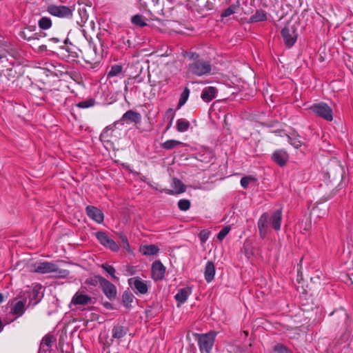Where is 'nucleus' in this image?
Segmentation results:
<instances>
[{
	"label": "nucleus",
	"instance_id": "nucleus-54",
	"mask_svg": "<svg viewBox=\"0 0 353 353\" xmlns=\"http://www.w3.org/2000/svg\"><path fill=\"white\" fill-rule=\"evenodd\" d=\"M123 302L125 303L126 302V296L123 295Z\"/></svg>",
	"mask_w": 353,
	"mask_h": 353
},
{
	"label": "nucleus",
	"instance_id": "nucleus-3",
	"mask_svg": "<svg viewBox=\"0 0 353 353\" xmlns=\"http://www.w3.org/2000/svg\"><path fill=\"white\" fill-rule=\"evenodd\" d=\"M194 335L197 341L201 353H212L216 332L210 331L205 334L196 333Z\"/></svg>",
	"mask_w": 353,
	"mask_h": 353
},
{
	"label": "nucleus",
	"instance_id": "nucleus-34",
	"mask_svg": "<svg viewBox=\"0 0 353 353\" xmlns=\"http://www.w3.org/2000/svg\"><path fill=\"white\" fill-rule=\"evenodd\" d=\"M95 236L100 242V243L103 246L106 245L110 239V237L103 232H97L95 234Z\"/></svg>",
	"mask_w": 353,
	"mask_h": 353
},
{
	"label": "nucleus",
	"instance_id": "nucleus-33",
	"mask_svg": "<svg viewBox=\"0 0 353 353\" xmlns=\"http://www.w3.org/2000/svg\"><path fill=\"white\" fill-rule=\"evenodd\" d=\"M95 100L94 99H88L87 100L80 101L77 103L76 106L79 108H88L93 107L95 105Z\"/></svg>",
	"mask_w": 353,
	"mask_h": 353
},
{
	"label": "nucleus",
	"instance_id": "nucleus-21",
	"mask_svg": "<svg viewBox=\"0 0 353 353\" xmlns=\"http://www.w3.org/2000/svg\"><path fill=\"white\" fill-rule=\"evenodd\" d=\"M140 251L145 256H152L159 252V248L155 245H147L141 246Z\"/></svg>",
	"mask_w": 353,
	"mask_h": 353
},
{
	"label": "nucleus",
	"instance_id": "nucleus-37",
	"mask_svg": "<svg viewBox=\"0 0 353 353\" xmlns=\"http://www.w3.org/2000/svg\"><path fill=\"white\" fill-rule=\"evenodd\" d=\"M178 207L182 211H186L190 208V201L188 199H180Z\"/></svg>",
	"mask_w": 353,
	"mask_h": 353
},
{
	"label": "nucleus",
	"instance_id": "nucleus-48",
	"mask_svg": "<svg viewBox=\"0 0 353 353\" xmlns=\"http://www.w3.org/2000/svg\"><path fill=\"white\" fill-rule=\"evenodd\" d=\"M6 62H8V59L7 58V56L3 54H0V63H6ZM4 67H6L7 65L4 64Z\"/></svg>",
	"mask_w": 353,
	"mask_h": 353
},
{
	"label": "nucleus",
	"instance_id": "nucleus-2",
	"mask_svg": "<svg viewBox=\"0 0 353 353\" xmlns=\"http://www.w3.org/2000/svg\"><path fill=\"white\" fill-rule=\"evenodd\" d=\"M34 271L40 274L52 273L57 278H65L70 274L67 270L60 269L57 264L48 261L36 264Z\"/></svg>",
	"mask_w": 353,
	"mask_h": 353
},
{
	"label": "nucleus",
	"instance_id": "nucleus-32",
	"mask_svg": "<svg viewBox=\"0 0 353 353\" xmlns=\"http://www.w3.org/2000/svg\"><path fill=\"white\" fill-rule=\"evenodd\" d=\"M189 95L190 90L188 88L185 87L180 96V99L178 103L179 108L182 107L186 103L189 97Z\"/></svg>",
	"mask_w": 353,
	"mask_h": 353
},
{
	"label": "nucleus",
	"instance_id": "nucleus-49",
	"mask_svg": "<svg viewBox=\"0 0 353 353\" xmlns=\"http://www.w3.org/2000/svg\"><path fill=\"white\" fill-rule=\"evenodd\" d=\"M166 114H167L168 115H170V116H172V119H171V121H170V124L168 125V128H167V129H168V128L171 126V125H172V119H173V118H174V111H173V110H172V108H169V109L167 110Z\"/></svg>",
	"mask_w": 353,
	"mask_h": 353
},
{
	"label": "nucleus",
	"instance_id": "nucleus-25",
	"mask_svg": "<svg viewBox=\"0 0 353 353\" xmlns=\"http://www.w3.org/2000/svg\"><path fill=\"white\" fill-rule=\"evenodd\" d=\"M185 144L181 141L170 139L162 143V148L165 150H172L179 146H184Z\"/></svg>",
	"mask_w": 353,
	"mask_h": 353
},
{
	"label": "nucleus",
	"instance_id": "nucleus-35",
	"mask_svg": "<svg viewBox=\"0 0 353 353\" xmlns=\"http://www.w3.org/2000/svg\"><path fill=\"white\" fill-rule=\"evenodd\" d=\"M273 350L276 353H292V350L281 343H277L273 347Z\"/></svg>",
	"mask_w": 353,
	"mask_h": 353
},
{
	"label": "nucleus",
	"instance_id": "nucleus-43",
	"mask_svg": "<svg viewBox=\"0 0 353 353\" xmlns=\"http://www.w3.org/2000/svg\"><path fill=\"white\" fill-rule=\"evenodd\" d=\"M107 248H109L113 252H117L119 250V245L115 243L114 241H113L112 239L110 238L108 242L106 243V245L104 246Z\"/></svg>",
	"mask_w": 353,
	"mask_h": 353
},
{
	"label": "nucleus",
	"instance_id": "nucleus-1",
	"mask_svg": "<svg viewBox=\"0 0 353 353\" xmlns=\"http://www.w3.org/2000/svg\"><path fill=\"white\" fill-rule=\"evenodd\" d=\"M191 62L188 65L187 73L194 76L201 77L210 73L212 65L210 61L200 59L196 53L188 55Z\"/></svg>",
	"mask_w": 353,
	"mask_h": 353
},
{
	"label": "nucleus",
	"instance_id": "nucleus-9",
	"mask_svg": "<svg viewBox=\"0 0 353 353\" xmlns=\"http://www.w3.org/2000/svg\"><path fill=\"white\" fill-rule=\"evenodd\" d=\"M330 315H334L336 320H341L343 322V326L345 332H351V321L349 314L343 308H339L332 312Z\"/></svg>",
	"mask_w": 353,
	"mask_h": 353
},
{
	"label": "nucleus",
	"instance_id": "nucleus-18",
	"mask_svg": "<svg viewBox=\"0 0 353 353\" xmlns=\"http://www.w3.org/2000/svg\"><path fill=\"white\" fill-rule=\"evenodd\" d=\"M141 119V117L139 112H134L131 110H128L126 112H125L121 117V120L123 121L133 122L134 123H139Z\"/></svg>",
	"mask_w": 353,
	"mask_h": 353
},
{
	"label": "nucleus",
	"instance_id": "nucleus-56",
	"mask_svg": "<svg viewBox=\"0 0 353 353\" xmlns=\"http://www.w3.org/2000/svg\"><path fill=\"white\" fill-rule=\"evenodd\" d=\"M350 279H351L352 283L353 284V274H352V277L350 278Z\"/></svg>",
	"mask_w": 353,
	"mask_h": 353
},
{
	"label": "nucleus",
	"instance_id": "nucleus-40",
	"mask_svg": "<svg viewBox=\"0 0 353 353\" xmlns=\"http://www.w3.org/2000/svg\"><path fill=\"white\" fill-rule=\"evenodd\" d=\"M230 231V227L225 226L217 234V239L221 241L225 237L228 235L229 232Z\"/></svg>",
	"mask_w": 353,
	"mask_h": 353
},
{
	"label": "nucleus",
	"instance_id": "nucleus-11",
	"mask_svg": "<svg viewBox=\"0 0 353 353\" xmlns=\"http://www.w3.org/2000/svg\"><path fill=\"white\" fill-rule=\"evenodd\" d=\"M92 297L82 292H77L72 298L70 304L74 305H85L92 303Z\"/></svg>",
	"mask_w": 353,
	"mask_h": 353
},
{
	"label": "nucleus",
	"instance_id": "nucleus-15",
	"mask_svg": "<svg viewBox=\"0 0 353 353\" xmlns=\"http://www.w3.org/2000/svg\"><path fill=\"white\" fill-rule=\"evenodd\" d=\"M192 293V288L190 287L181 288L178 290L174 298L179 303V305L184 303Z\"/></svg>",
	"mask_w": 353,
	"mask_h": 353
},
{
	"label": "nucleus",
	"instance_id": "nucleus-53",
	"mask_svg": "<svg viewBox=\"0 0 353 353\" xmlns=\"http://www.w3.org/2000/svg\"><path fill=\"white\" fill-rule=\"evenodd\" d=\"M3 301V296L1 293H0V303Z\"/></svg>",
	"mask_w": 353,
	"mask_h": 353
},
{
	"label": "nucleus",
	"instance_id": "nucleus-47",
	"mask_svg": "<svg viewBox=\"0 0 353 353\" xmlns=\"http://www.w3.org/2000/svg\"><path fill=\"white\" fill-rule=\"evenodd\" d=\"M121 240L122 243H123V246H124L125 248H130V244L128 243V239H127L126 236L121 235Z\"/></svg>",
	"mask_w": 353,
	"mask_h": 353
},
{
	"label": "nucleus",
	"instance_id": "nucleus-24",
	"mask_svg": "<svg viewBox=\"0 0 353 353\" xmlns=\"http://www.w3.org/2000/svg\"><path fill=\"white\" fill-rule=\"evenodd\" d=\"M11 312L21 316L25 312V304L22 301H17L11 308Z\"/></svg>",
	"mask_w": 353,
	"mask_h": 353
},
{
	"label": "nucleus",
	"instance_id": "nucleus-31",
	"mask_svg": "<svg viewBox=\"0 0 353 353\" xmlns=\"http://www.w3.org/2000/svg\"><path fill=\"white\" fill-rule=\"evenodd\" d=\"M123 67L121 65H114L108 73V77H114L122 72Z\"/></svg>",
	"mask_w": 353,
	"mask_h": 353
},
{
	"label": "nucleus",
	"instance_id": "nucleus-17",
	"mask_svg": "<svg viewBox=\"0 0 353 353\" xmlns=\"http://www.w3.org/2000/svg\"><path fill=\"white\" fill-rule=\"evenodd\" d=\"M216 92L217 90L215 87H206L203 90L201 97L203 101L209 102L216 97Z\"/></svg>",
	"mask_w": 353,
	"mask_h": 353
},
{
	"label": "nucleus",
	"instance_id": "nucleus-29",
	"mask_svg": "<svg viewBox=\"0 0 353 353\" xmlns=\"http://www.w3.org/2000/svg\"><path fill=\"white\" fill-rule=\"evenodd\" d=\"M131 22L139 27H145L148 24L145 21V18L141 14H135L132 17Z\"/></svg>",
	"mask_w": 353,
	"mask_h": 353
},
{
	"label": "nucleus",
	"instance_id": "nucleus-5",
	"mask_svg": "<svg viewBox=\"0 0 353 353\" xmlns=\"http://www.w3.org/2000/svg\"><path fill=\"white\" fill-rule=\"evenodd\" d=\"M92 281L93 282L91 283L92 284H94V283H99L100 284L103 293L109 299H114L116 297V287L109 281L100 276H95Z\"/></svg>",
	"mask_w": 353,
	"mask_h": 353
},
{
	"label": "nucleus",
	"instance_id": "nucleus-13",
	"mask_svg": "<svg viewBox=\"0 0 353 353\" xmlns=\"http://www.w3.org/2000/svg\"><path fill=\"white\" fill-rule=\"evenodd\" d=\"M269 225H270L269 215L267 213H263L258 221L259 232L261 238L263 239L267 235Z\"/></svg>",
	"mask_w": 353,
	"mask_h": 353
},
{
	"label": "nucleus",
	"instance_id": "nucleus-6",
	"mask_svg": "<svg viewBox=\"0 0 353 353\" xmlns=\"http://www.w3.org/2000/svg\"><path fill=\"white\" fill-rule=\"evenodd\" d=\"M310 110L327 121H330L333 119L332 110L325 103L321 102L313 104L310 107Z\"/></svg>",
	"mask_w": 353,
	"mask_h": 353
},
{
	"label": "nucleus",
	"instance_id": "nucleus-57",
	"mask_svg": "<svg viewBox=\"0 0 353 353\" xmlns=\"http://www.w3.org/2000/svg\"><path fill=\"white\" fill-rule=\"evenodd\" d=\"M128 299H130V296H128V299L126 298V301H128Z\"/></svg>",
	"mask_w": 353,
	"mask_h": 353
},
{
	"label": "nucleus",
	"instance_id": "nucleus-16",
	"mask_svg": "<svg viewBox=\"0 0 353 353\" xmlns=\"http://www.w3.org/2000/svg\"><path fill=\"white\" fill-rule=\"evenodd\" d=\"M270 223L272 227L276 231L279 230L281 225L282 212L281 210H277L274 212L271 218L269 217Z\"/></svg>",
	"mask_w": 353,
	"mask_h": 353
},
{
	"label": "nucleus",
	"instance_id": "nucleus-14",
	"mask_svg": "<svg viewBox=\"0 0 353 353\" xmlns=\"http://www.w3.org/2000/svg\"><path fill=\"white\" fill-rule=\"evenodd\" d=\"M272 159L279 165L283 166L288 161L289 157L285 150H278L273 153Z\"/></svg>",
	"mask_w": 353,
	"mask_h": 353
},
{
	"label": "nucleus",
	"instance_id": "nucleus-26",
	"mask_svg": "<svg viewBox=\"0 0 353 353\" xmlns=\"http://www.w3.org/2000/svg\"><path fill=\"white\" fill-rule=\"evenodd\" d=\"M172 187L174 194H179L185 191V186L184 184L180 180L176 179L173 180Z\"/></svg>",
	"mask_w": 353,
	"mask_h": 353
},
{
	"label": "nucleus",
	"instance_id": "nucleus-23",
	"mask_svg": "<svg viewBox=\"0 0 353 353\" xmlns=\"http://www.w3.org/2000/svg\"><path fill=\"white\" fill-rule=\"evenodd\" d=\"M126 334V330L124 329L123 326L121 325L114 326L112 330V339L119 340L123 336H125Z\"/></svg>",
	"mask_w": 353,
	"mask_h": 353
},
{
	"label": "nucleus",
	"instance_id": "nucleus-22",
	"mask_svg": "<svg viewBox=\"0 0 353 353\" xmlns=\"http://www.w3.org/2000/svg\"><path fill=\"white\" fill-rule=\"evenodd\" d=\"M267 20V13L263 10H257L255 14L252 15L249 19V22L255 23L264 21Z\"/></svg>",
	"mask_w": 353,
	"mask_h": 353
},
{
	"label": "nucleus",
	"instance_id": "nucleus-51",
	"mask_svg": "<svg viewBox=\"0 0 353 353\" xmlns=\"http://www.w3.org/2000/svg\"><path fill=\"white\" fill-rule=\"evenodd\" d=\"M336 170L339 172L340 177L342 178L343 175L344 174L343 168L341 165H339V166H337Z\"/></svg>",
	"mask_w": 353,
	"mask_h": 353
},
{
	"label": "nucleus",
	"instance_id": "nucleus-46",
	"mask_svg": "<svg viewBox=\"0 0 353 353\" xmlns=\"http://www.w3.org/2000/svg\"><path fill=\"white\" fill-rule=\"evenodd\" d=\"M137 267L132 265H127L125 268V275H134L137 273Z\"/></svg>",
	"mask_w": 353,
	"mask_h": 353
},
{
	"label": "nucleus",
	"instance_id": "nucleus-41",
	"mask_svg": "<svg viewBox=\"0 0 353 353\" xmlns=\"http://www.w3.org/2000/svg\"><path fill=\"white\" fill-rule=\"evenodd\" d=\"M6 76L8 81H10L12 82H14L17 78V72L13 68H10L7 70Z\"/></svg>",
	"mask_w": 353,
	"mask_h": 353
},
{
	"label": "nucleus",
	"instance_id": "nucleus-58",
	"mask_svg": "<svg viewBox=\"0 0 353 353\" xmlns=\"http://www.w3.org/2000/svg\"><path fill=\"white\" fill-rule=\"evenodd\" d=\"M128 299H130V296H128V299L126 298V301H128Z\"/></svg>",
	"mask_w": 353,
	"mask_h": 353
},
{
	"label": "nucleus",
	"instance_id": "nucleus-19",
	"mask_svg": "<svg viewBox=\"0 0 353 353\" xmlns=\"http://www.w3.org/2000/svg\"><path fill=\"white\" fill-rule=\"evenodd\" d=\"M215 275V267L212 261H208L205 265L204 276L207 283H210Z\"/></svg>",
	"mask_w": 353,
	"mask_h": 353
},
{
	"label": "nucleus",
	"instance_id": "nucleus-7",
	"mask_svg": "<svg viewBox=\"0 0 353 353\" xmlns=\"http://www.w3.org/2000/svg\"><path fill=\"white\" fill-rule=\"evenodd\" d=\"M281 35L285 45L288 48H291L296 41L297 34L296 28L293 26H286L281 30Z\"/></svg>",
	"mask_w": 353,
	"mask_h": 353
},
{
	"label": "nucleus",
	"instance_id": "nucleus-12",
	"mask_svg": "<svg viewBox=\"0 0 353 353\" xmlns=\"http://www.w3.org/2000/svg\"><path fill=\"white\" fill-rule=\"evenodd\" d=\"M87 215L97 223H101L104 220V215L101 210L92 205H88L85 208Z\"/></svg>",
	"mask_w": 353,
	"mask_h": 353
},
{
	"label": "nucleus",
	"instance_id": "nucleus-50",
	"mask_svg": "<svg viewBox=\"0 0 353 353\" xmlns=\"http://www.w3.org/2000/svg\"><path fill=\"white\" fill-rule=\"evenodd\" d=\"M49 348L40 345L38 353H48Z\"/></svg>",
	"mask_w": 353,
	"mask_h": 353
},
{
	"label": "nucleus",
	"instance_id": "nucleus-44",
	"mask_svg": "<svg viewBox=\"0 0 353 353\" xmlns=\"http://www.w3.org/2000/svg\"><path fill=\"white\" fill-rule=\"evenodd\" d=\"M235 12V7L234 6H231L229 8H226L221 14V17H227L234 14Z\"/></svg>",
	"mask_w": 353,
	"mask_h": 353
},
{
	"label": "nucleus",
	"instance_id": "nucleus-10",
	"mask_svg": "<svg viewBox=\"0 0 353 353\" xmlns=\"http://www.w3.org/2000/svg\"><path fill=\"white\" fill-rule=\"evenodd\" d=\"M152 277L154 281L163 279L165 272V267L159 261H154L152 265Z\"/></svg>",
	"mask_w": 353,
	"mask_h": 353
},
{
	"label": "nucleus",
	"instance_id": "nucleus-55",
	"mask_svg": "<svg viewBox=\"0 0 353 353\" xmlns=\"http://www.w3.org/2000/svg\"><path fill=\"white\" fill-rule=\"evenodd\" d=\"M275 132L279 133L280 136H282L281 133L283 132V131Z\"/></svg>",
	"mask_w": 353,
	"mask_h": 353
},
{
	"label": "nucleus",
	"instance_id": "nucleus-28",
	"mask_svg": "<svg viewBox=\"0 0 353 353\" xmlns=\"http://www.w3.org/2000/svg\"><path fill=\"white\" fill-rule=\"evenodd\" d=\"M190 125V122L185 119H180L176 121V127L178 132H186L188 130Z\"/></svg>",
	"mask_w": 353,
	"mask_h": 353
},
{
	"label": "nucleus",
	"instance_id": "nucleus-42",
	"mask_svg": "<svg viewBox=\"0 0 353 353\" xmlns=\"http://www.w3.org/2000/svg\"><path fill=\"white\" fill-rule=\"evenodd\" d=\"M210 232L207 230H203L199 233V239L202 244H204L208 239Z\"/></svg>",
	"mask_w": 353,
	"mask_h": 353
},
{
	"label": "nucleus",
	"instance_id": "nucleus-39",
	"mask_svg": "<svg viewBox=\"0 0 353 353\" xmlns=\"http://www.w3.org/2000/svg\"><path fill=\"white\" fill-rule=\"evenodd\" d=\"M52 341V336L51 335H46L41 341L40 345L50 349Z\"/></svg>",
	"mask_w": 353,
	"mask_h": 353
},
{
	"label": "nucleus",
	"instance_id": "nucleus-52",
	"mask_svg": "<svg viewBox=\"0 0 353 353\" xmlns=\"http://www.w3.org/2000/svg\"><path fill=\"white\" fill-rule=\"evenodd\" d=\"M50 40L52 41L55 43H59L60 41L59 39H58L57 37L51 38Z\"/></svg>",
	"mask_w": 353,
	"mask_h": 353
},
{
	"label": "nucleus",
	"instance_id": "nucleus-36",
	"mask_svg": "<svg viewBox=\"0 0 353 353\" xmlns=\"http://www.w3.org/2000/svg\"><path fill=\"white\" fill-rule=\"evenodd\" d=\"M103 269L108 272L113 279L117 280V277L115 276V269L113 266L108 265L107 263L102 265Z\"/></svg>",
	"mask_w": 353,
	"mask_h": 353
},
{
	"label": "nucleus",
	"instance_id": "nucleus-4",
	"mask_svg": "<svg viewBox=\"0 0 353 353\" xmlns=\"http://www.w3.org/2000/svg\"><path fill=\"white\" fill-rule=\"evenodd\" d=\"M74 10V6H66L51 4L47 7V11L50 14L59 18L72 19Z\"/></svg>",
	"mask_w": 353,
	"mask_h": 353
},
{
	"label": "nucleus",
	"instance_id": "nucleus-27",
	"mask_svg": "<svg viewBox=\"0 0 353 353\" xmlns=\"http://www.w3.org/2000/svg\"><path fill=\"white\" fill-rule=\"evenodd\" d=\"M52 24V20L48 17H42L38 21V26L41 30L50 29Z\"/></svg>",
	"mask_w": 353,
	"mask_h": 353
},
{
	"label": "nucleus",
	"instance_id": "nucleus-45",
	"mask_svg": "<svg viewBox=\"0 0 353 353\" xmlns=\"http://www.w3.org/2000/svg\"><path fill=\"white\" fill-rule=\"evenodd\" d=\"M32 299L35 300L34 304L37 303L41 299L42 296L39 294V292L37 289L34 288L31 292Z\"/></svg>",
	"mask_w": 353,
	"mask_h": 353
},
{
	"label": "nucleus",
	"instance_id": "nucleus-20",
	"mask_svg": "<svg viewBox=\"0 0 353 353\" xmlns=\"http://www.w3.org/2000/svg\"><path fill=\"white\" fill-rule=\"evenodd\" d=\"M160 26H158L159 30L164 32L170 33L172 31H176L174 26L177 25L175 21H158Z\"/></svg>",
	"mask_w": 353,
	"mask_h": 353
},
{
	"label": "nucleus",
	"instance_id": "nucleus-30",
	"mask_svg": "<svg viewBox=\"0 0 353 353\" xmlns=\"http://www.w3.org/2000/svg\"><path fill=\"white\" fill-rule=\"evenodd\" d=\"M288 141L296 149L299 148L302 145V141L300 139L299 136H289L286 134Z\"/></svg>",
	"mask_w": 353,
	"mask_h": 353
},
{
	"label": "nucleus",
	"instance_id": "nucleus-8",
	"mask_svg": "<svg viewBox=\"0 0 353 353\" xmlns=\"http://www.w3.org/2000/svg\"><path fill=\"white\" fill-rule=\"evenodd\" d=\"M129 285L137 292L145 294L148 292V286L146 281L142 280L139 276L132 277L128 281Z\"/></svg>",
	"mask_w": 353,
	"mask_h": 353
},
{
	"label": "nucleus",
	"instance_id": "nucleus-38",
	"mask_svg": "<svg viewBox=\"0 0 353 353\" xmlns=\"http://www.w3.org/2000/svg\"><path fill=\"white\" fill-rule=\"evenodd\" d=\"M252 181H255V179L254 177L251 176H246L241 179V185L243 188L245 189L248 187V185Z\"/></svg>",
	"mask_w": 353,
	"mask_h": 353
}]
</instances>
